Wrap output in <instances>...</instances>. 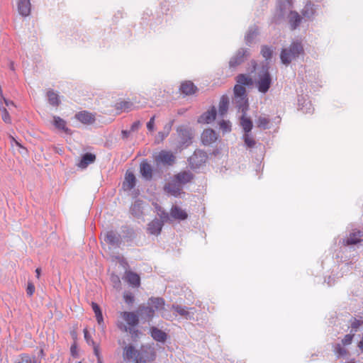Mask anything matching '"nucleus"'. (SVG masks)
Wrapping results in <instances>:
<instances>
[{
	"label": "nucleus",
	"instance_id": "f257e3e1",
	"mask_svg": "<svg viewBox=\"0 0 363 363\" xmlns=\"http://www.w3.org/2000/svg\"><path fill=\"white\" fill-rule=\"evenodd\" d=\"M123 357L128 361L150 363L155 360L156 352L154 347L150 345H142L140 350H137L133 345H128L123 347Z\"/></svg>",
	"mask_w": 363,
	"mask_h": 363
},
{
	"label": "nucleus",
	"instance_id": "f03ea898",
	"mask_svg": "<svg viewBox=\"0 0 363 363\" xmlns=\"http://www.w3.org/2000/svg\"><path fill=\"white\" fill-rule=\"evenodd\" d=\"M291 4L289 0H280L277 2L275 21L277 23L284 18L287 11L289 13L287 16L288 21L291 30L296 29L301 23L302 18L296 11H290Z\"/></svg>",
	"mask_w": 363,
	"mask_h": 363
},
{
	"label": "nucleus",
	"instance_id": "7ed1b4c3",
	"mask_svg": "<svg viewBox=\"0 0 363 363\" xmlns=\"http://www.w3.org/2000/svg\"><path fill=\"white\" fill-rule=\"evenodd\" d=\"M304 54L301 42L293 41L288 47L282 48L280 52V60L282 64L288 66L293 60H296Z\"/></svg>",
	"mask_w": 363,
	"mask_h": 363
},
{
	"label": "nucleus",
	"instance_id": "20e7f679",
	"mask_svg": "<svg viewBox=\"0 0 363 363\" xmlns=\"http://www.w3.org/2000/svg\"><path fill=\"white\" fill-rule=\"evenodd\" d=\"M269 65L267 64L262 67V69L258 74V80L257 82V87L259 92L266 94L272 84V77L269 71Z\"/></svg>",
	"mask_w": 363,
	"mask_h": 363
},
{
	"label": "nucleus",
	"instance_id": "39448f33",
	"mask_svg": "<svg viewBox=\"0 0 363 363\" xmlns=\"http://www.w3.org/2000/svg\"><path fill=\"white\" fill-rule=\"evenodd\" d=\"M179 138V147H188L192 143L193 134L191 129L186 125H179L177 128Z\"/></svg>",
	"mask_w": 363,
	"mask_h": 363
},
{
	"label": "nucleus",
	"instance_id": "423d86ee",
	"mask_svg": "<svg viewBox=\"0 0 363 363\" xmlns=\"http://www.w3.org/2000/svg\"><path fill=\"white\" fill-rule=\"evenodd\" d=\"M207 159L208 155L206 152L201 150H196L188 159V161L191 169H197L205 164Z\"/></svg>",
	"mask_w": 363,
	"mask_h": 363
},
{
	"label": "nucleus",
	"instance_id": "0eeeda50",
	"mask_svg": "<svg viewBox=\"0 0 363 363\" xmlns=\"http://www.w3.org/2000/svg\"><path fill=\"white\" fill-rule=\"evenodd\" d=\"M104 242L113 247H119L122 243V238L118 233L109 230L104 233Z\"/></svg>",
	"mask_w": 363,
	"mask_h": 363
},
{
	"label": "nucleus",
	"instance_id": "6e6552de",
	"mask_svg": "<svg viewBox=\"0 0 363 363\" xmlns=\"http://www.w3.org/2000/svg\"><path fill=\"white\" fill-rule=\"evenodd\" d=\"M250 56V50L247 48H240L236 54L232 57L229 61V66L234 68Z\"/></svg>",
	"mask_w": 363,
	"mask_h": 363
},
{
	"label": "nucleus",
	"instance_id": "1a4fd4ad",
	"mask_svg": "<svg viewBox=\"0 0 363 363\" xmlns=\"http://www.w3.org/2000/svg\"><path fill=\"white\" fill-rule=\"evenodd\" d=\"M137 313L138 317L142 320H150L152 319L155 315V309L152 307L149 306H145L144 304L140 305Z\"/></svg>",
	"mask_w": 363,
	"mask_h": 363
},
{
	"label": "nucleus",
	"instance_id": "9d476101",
	"mask_svg": "<svg viewBox=\"0 0 363 363\" xmlns=\"http://www.w3.org/2000/svg\"><path fill=\"white\" fill-rule=\"evenodd\" d=\"M120 316L126 322L129 327H135L139 323L138 315L134 312H121Z\"/></svg>",
	"mask_w": 363,
	"mask_h": 363
},
{
	"label": "nucleus",
	"instance_id": "9b49d317",
	"mask_svg": "<svg viewBox=\"0 0 363 363\" xmlns=\"http://www.w3.org/2000/svg\"><path fill=\"white\" fill-rule=\"evenodd\" d=\"M172 308L176 311L178 314L182 316H184L187 320L194 319V313L191 311L194 310V308H188L186 306H182L181 305L173 304L172 306Z\"/></svg>",
	"mask_w": 363,
	"mask_h": 363
},
{
	"label": "nucleus",
	"instance_id": "f8f14e48",
	"mask_svg": "<svg viewBox=\"0 0 363 363\" xmlns=\"http://www.w3.org/2000/svg\"><path fill=\"white\" fill-rule=\"evenodd\" d=\"M152 167L146 160H143L140 164V173L146 181H150L152 178Z\"/></svg>",
	"mask_w": 363,
	"mask_h": 363
},
{
	"label": "nucleus",
	"instance_id": "ddd939ff",
	"mask_svg": "<svg viewBox=\"0 0 363 363\" xmlns=\"http://www.w3.org/2000/svg\"><path fill=\"white\" fill-rule=\"evenodd\" d=\"M216 113V108L212 106L210 110H208L201 115L197 121L199 123L208 124L215 120Z\"/></svg>",
	"mask_w": 363,
	"mask_h": 363
},
{
	"label": "nucleus",
	"instance_id": "4468645a",
	"mask_svg": "<svg viewBox=\"0 0 363 363\" xmlns=\"http://www.w3.org/2000/svg\"><path fill=\"white\" fill-rule=\"evenodd\" d=\"M217 140L216 133L211 128L206 129L201 134V141L204 145H210Z\"/></svg>",
	"mask_w": 363,
	"mask_h": 363
},
{
	"label": "nucleus",
	"instance_id": "2eb2a0df",
	"mask_svg": "<svg viewBox=\"0 0 363 363\" xmlns=\"http://www.w3.org/2000/svg\"><path fill=\"white\" fill-rule=\"evenodd\" d=\"M163 222L157 218L154 219L147 225V232L150 235H158L162 231Z\"/></svg>",
	"mask_w": 363,
	"mask_h": 363
},
{
	"label": "nucleus",
	"instance_id": "dca6fc26",
	"mask_svg": "<svg viewBox=\"0 0 363 363\" xmlns=\"http://www.w3.org/2000/svg\"><path fill=\"white\" fill-rule=\"evenodd\" d=\"M174 160L175 157L172 152L164 150L161 151L157 157V161L168 165H172Z\"/></svg>",
	"mask_w": 363,
	"mask_h": 363
},
{
	"label": "nucleus",
	"instance_id": "f3484780",
	"mask_svg": "<svg viewBox=\"0 0 363 363\" xmlns=\"http://www.w3.org/2000/svg\"><path fill=\"white\" fill-rule=\"evenodd\" d=\"M18 11L20 15L26 17L30 13L31 4L30 0H18Z\"/></svg>",
	"mask_w": 363,
	"mask_h": 363
},
{
	"label": "nucleus",
	"instance_id": "a211bd4d",
	"mask_svg": "<svg viewBox=\"0 0 363 363\" xmlns=\"http://www.w3.org/2000/svg\"><path fill=\"white\" fill-rule=\"evenodd\" d=\"M75 118L84 124H91L95 121V116L88 111H80L75 115Z\"/></svg>",
	"mask_w": 363,
	"mask_h": 363
},
{
	"label": "nucleus",
	"instance_id": "6ab92c4d",
	"mask_svg": "<svg viewBox=\"0 0 363 363\" xmlns=\"http://www.w3.org/2000/svg\"><path fill=\"white\" fill-rule=\"evenodd\" d=\"M179 90L183 94L189 96L195 94L198 89L192 82L185 81L181 84Z\"/></svg>",
	"mask_w": 363,
	"mask_h": 363
},
{
	"label": "nucleus",
	"instance_id": "aec40b11",
	"mask_svg": "<svg viewBox=\"0 0 363 363\" xmlns=\"http://www.w3.org/2000/svg\"><path fill=\"white\" fill-rule=\"evenodd\" d=\"M174 178L175 181L180 185L186 184L193 179L194 174L189 171H184L176 174Z\"/></svg>",
	"mask_w": 363,
	"mask_h": 363
},
{
	"label": "nucleus",
	"instance_id": "412c9836",
	"mask_svg": "<svg viewBox=\"0 0 363 363\" xmlns=\"http://www.w3.org/2000/svg\"><path fill=\"white\" fill-rule=\"evenodd\" d=\"M164 189L165 191L175 197L179 196L182 191V186L177 183H168Z\"/></svg>",
	"mask_w": 363,
	"mask_h": 363
},
{
	"label": "nucleus",
	"instance_id": "4be33fe9",
	"mask_svg": "<svg viewBox=\"0 0 363 363\" xmlns=\"http://www.w3.org/2000/svg\"><path fill=\"white\" fill-rule=\"evenodd\" d=\"M170 215L173 218L179 220H184L188 217L186 212L177 206H172Z\"/></svg>",
	"mask_w": 363,
	"mask_h": 363
},
{
	"label": "nucleus",
	"instance_id": "5701e85b",
	"mask_svg": "<svg viewBox=\"0 0 363 363\" xmlns=\"http://www.w3.org/2000/svg\"><path fill=\"white\" fill-rule=\"evenodd\" d=\"M233 103L239 111H241L242 114L246 113L248 109V102L247 97H235L233 99Z\"/></svg>",
	"mask_w": 363,
	"mask_h": 363
},
{
	"label": "nucleus",
	"instance_id": "b1692460",
	"mask_svg": "<svg viewBox=\"0 0 363 363\" xmlns=\"http://www.w3.org/2000/svg\"><path fill=\"white\" fill-rule=\"evenodd\" d=\"M150 333L152 337L157 342H164L167 338V335L166 333L156 327L151 328Z\"/></svg>",
	"mask_w": 363,
	"mask_h": 363
},
{
	"label": "nucleus",
	"instance_id": "393cba45",
	"mask_svg": "<svg viewBox=\"0 0 363 363\" xmlns=\"http://www.w3.org/2000/svg\"><path fill=\"white\" fill-rule=\"evenodd\" d=\"M116 325L122 332H129L133 338L138 337L140 334L138 329L134 328L135 327H128L123 322L118 321Z\"/></svg>",
	"mask_w": 363,
	"mask_h": 363
},
{
	"label": "nucleus",
	"instance_id": "a878e982",
	"mask_svg": "<svg viewBox=\"0 0 363 363\" xmlns=\"http://www.w3.org/2000/svg\"><path fill=\"white\" fill-rule=\"evenodd\" d=\"M136 179L132 172L127 171L125 175V181L123 186L128 190L133 189L135 186Z\"/></svg>",
	"mask_w": 363,
	"mask_h": 363
},
{
	"label": "nucleus",
	"instance_id": "bb28decb",
	"mask_svg": "<svg viewBox=\"0 0 363 363\" xmlns=\"http://www.w3.org/2000/svg\"><path fill=\"white\" fill-rule=\"evenodd\" d=\"M258 28L256 26H252L249 28L245 37V43L247 45H251L255 41V38L258 35Z\"/></svg>",
	"mask_w": 363,
	"mask_h": 363
},
{
	"label": "nucleus",
	"instance_id": "cd10ccee",
	"mask_svg": "<svg viewBox=\"0 0 363 363\" xmlns=\"http://www.w3.org/2000/svg\"><path fill=\"white\" fill-rule=\"evenodd\" d=\"M53 124L57 128L63 130L65 133L72 134V130L66 126V121L60 116H55L53 117Z\"/></svg>",
	"mask_w": 363,
	"mask_h": 363
},
{
	"label": "nucleus",
	"instance_id": "c85d7f7f",
	"mask_svg": "<svg viewBox=\"0 0 363 363\" xmlns=\"http://www.w3.org/2000/svg\"><path fill=\"white\" fill-rule=\"evenodd\" d=\"M164 299L160 297H151L147 301L148 305H152L153 309L159 311L164 308Z\"/></svg>",
	"mask_w": 363,
	"mask_h": 363
},
{
	"label": "nucleus",
	"instance_id": "c756f323",
	"mask_svg": "<svg viewBox=\"0 0 363 363\" xmlns=\"http://www.w3.org/2000/svg\"><path fill=\"white\" fill-rule=\"evenodd\" d=\"M126 281L133 287H138L140 284L139 275L133 272H127L125 274Z\"/></svg>",
	"mask_w": 363,
	"mask_h": 363
},
{
	"label": "nucleus",
	"instance_id": "7c9ffc66",
	"mask_svg": "<svg viewBox=\"0 0 363 363\" xmlns=\"http://www.w3.org/2000/svg\"><path fill=\"white\" fill-rule=\"evenodd\" d=\"M96 160V155L86 152L83 155L80 162L79 163V167L81 168H86L89 164L93 163Z\"/></svg>",
	"mask_w": 363,
	"mask_h": 363
},
{
	"label": "nucleus",
	"instance_id": "2f4dec72",
	"mask_svg": "<svg viewBox=\"0 0 363 363\" xmlns=\"http://www.w3.org/2000/svg\"><path fill=\"white\" fill-rule=\"evenodd\" d=\"M229 106V98L226 95H223L220 99L218 111L221 116H224L228 109Z\"/></svg>",
	"mask_w": 363,
	"mask_h": 363
},
{
	"label": "nucleus",
	"instance_id": "473e14b6",
	"mask_svg": "<svg viewBox=\"0 0 363 363\" xmlns=\"http://www.w3.org/2000/svg\"><path fill=\"white\" fill-rule=\"evenodd\" d=\"M240 125L245 131V133H249L253 126L252 121L246 117V113L242 114L240 117Z\"/></svg>",
	"mask_w": 363,
	"mask_h": 363
},
{
	"label": "nucleus",
	"instance_id": "72a5a7b5",
	"mask_svg": "<svg viewBox=\"0 0 363 363\" xmlns=\"http://www.w3.org/2000/svg\"><path fill=\"white\" fill-rule=\"evenodd\" d=\"M47 96L49 104L52 106H58L60 104L59 95L52 90H48Z\"/></svg>",
	"mask_w": 363,
	"mask_h": 363
},
{
	"label": "nucleus",
	"instance_id": "f704fd0d",
	"mask_svg": "<svg viewBox=\"0 0 363 363\" xmlns=\"http://www.w3.org/2000/svg\"><path fill=\"white\" fill-rule=\"evenodd\" d=\"M237 84L241 86H250L252 84V79L245 74H240L236 77Z\"/></svg>",
	"mask_w": 363,
	"mask_h": 363
},
{
	"label": "nucleus",
	"instance_id": "c9c22d12",
	"mask_svg": "<svg viewBox=\"0 0 363 363\" xmlns=\"http://www.w3.org/2000/svg\"><path fill=\"white\" fill-rule=\"evenodd\" d=\"M302 15L307 18H311L315 13L314 4L311 2L306 4L301 11Z\"/></svg>",
	"mask_w": 363,
	"mask_h": 363
},
{
	"label": "nucleus",
	"instance_id": "e433bc0d",
	"mask_svg": "<svg viewBox=\"0 0 363 363\" xmlns=\"http://www.w3.org/2000/svg\"><path fill=\"white\" fill-rule=\"evenodd\" d=\"M298 106L301 110L303 111V113H311L313 111V108L312 106V104L311 101L303 100V102H301V99H298Z\"/></svg>",
	"mask_w": 363,
	"mask_h": 363
},
{
	"label": "nucleus",
	"instance_id": "4c0bfd02",
	"mask_svg": "<svg viewBox=\"0 0 363 363\" xmlns=\"http://www.w3.org/2000/svg\"><path fill=\"white\" fill-rule=\"evenodd\" d=\"M363 242V238H359L357 236L353 237L352 233L350 234L349 238L342 240V244L345 246L355 245Z\"/></svg>",
	"mask_w": 363,
	"mask_h": 363
},
{
	"label": "nucleus",
	"instance_id": "58836bf2",
	"mask_svg": "<svg viewBox=\"0 0 363 363\" xmlns=\"http://www.w3.org/2000/svg\"><path fill=\"white\" fill-rule=\"evenodd\" d=\"M333 352L336 355L337 358L345 357L347 354V350L344 348L340 344H336L334 345Z\"/></svg>",
	"mask_w": 363,
	"mask_h": 363
},
{
	"label": "nucleus",
	"instance_id": "ea45409f",
	"mask_svg": "<svg viewBox=\"0 0 363 363\" xmlns=\"http://www.w3.org/2000/svg\"><path fill=\"white\" fill-rule=\"evenodd\" d=\"M234 95L235 98L247 97L245 88L243 86L235 84L234 86Z\"/></svg>",
	"mask_w": 363,
	"mask_h": 363
},
{
	"label": "nucleus",
	"instance_id": "a19ab883",
	"mask_svg": "<svg viewBox=\"0 0 363 363\" xmlns=\"http://www.w3.org/2000/svg\"><path fill=\"white\" fill-rule=\"evenodd\" d=\"M243 140L245 142V145L249 148H252L256 145V141L252 138L250 133H245L243 135Z\"/></svg>",
	"mask_w": 363,
	"mask_h": 363
},
{
	"label": "nucleus",
	"instance_id": "79ce46f5",
	"mask_svg": "<svg viewBox=\"0 0 363 363\" xmlns=\"http://www.w3.org/2000/svg\"><path fill=\"white\" fill-rule=\"evenodd\" d=\"M261 55L266 60H270L272 56V50L270 47L263 45L261 49Z\"/></svg>",
	"mask_w": 363,
	"mask_h": 363
},
{
	"label": "nucleus",
	"instance_id": "37998d69",
	"mask_svg": "<svg viewBox=\"0 0 363 363\" xmlns=\"http://www.w3.org/2000/svg\"><path fill=\"white\" fill-rule=\"evenodd\" d=\"M132 106H133V104L131 102L125 101H121V102L118 103L116 105V108L118 109H121V110L126 111H128L129 110H130Z\"/></svg>",
	"mask_w": 363,
	"mask_h": 363
},
{
	"label": "nucleus",
	"instance_id": "c03bdc74",
	"mask_svg": "<svg viewBox=\"0 0 363 363\" xmlns=\"http://www.w3.org/2000/svg\"><path fill=\"white\" fill-rule=\"evenodd\" d=\"M269 123V119L265 117H259L257 121V124L259 128L267 129Z\"/></svg>",
	"mask_w": 363,
	"mask_h": 363
},
{
	"label": "nucleus",
	"instance_id": "a18cd8bd",
	"mask_svg": "<svg viewBox=\"0 0 363 363\" xmlns=\"http://www.w3.org/2000/svg\"><path fill=\"white\" fill-rule=\"evenodd\" d=\"M363 323V321H361V320H359L356 318H353L352 320H351V330H350V333H354V335L355 334V333L357 332L358 330V328H359V326Z\"/></svg>",
	"mask_w": 363,
	"mask_h": 363
},
{
	"label": "nucleus",
	"instance_id": "49530a36",
	"mask_svg": "<svg viewBox=\"0 0 363 363\" xmlns=\"http://www.w3.org/2000/svg\"><path fill=\"white\" fill-rule=\"evenodd\" d=\"M31 359L30 356L28 354H23L18 357H16L15 360V363H31Z\"/></svg>",
	"mask_w": 363,
	"mask_h": 363
},
{
	"label": "nucleus",
	"instance_id": "de8ad7c7",
	"mask_svg": "<svg viewBox=\"0 0 363 363\" xmlns=\"http://www.w3.org/2000/svg\"><path fill=\"white\" fill-rule=\"evenodd\" d=\"M220 128L224 133H228L231 130V124L229 121L223 120L220 122Z\"/></svg>",
	"mask_w": 363,
	"mask_h": 363
},
{
	"label": "nucleus",
	"instance_id": "09e8293b",
	"mask_svg": "<svg viewBox=\"0 0 363 363\" xmlns=\"http://www.w3.org/2000/svg\"><path fill=\"white\" fill-rule=\"evenodd\" d=\"M130 211L132 214L135 216H140L142 214V211H140V204L138 202H135L130 208Z\"/></svg>",
	"mask_w": 363,
	"mask_h": 363
},
{
	"label": "nucleus",
	"instance_id": "8fccbe9b",
	"mask_svg": "<svg viewBox=\"0 0 363 363\" xmlns=\"http://www.w3.org/2000/svg\"><path fill=\"white\" fill-rule=\"evenodd\" d=\"M0 110L2 113V120L6 123H11V119L10 115H9L8 111L6 110V108L5 107H2V108H1Z\"/></svg>",
	"mask_w": 363,
	"mask_h": 363
},
{
	"label": "nucleus",
	"instance_id": "3c124183",
	"mask_svg": "<svg viewBox=\"0 0 363 363\" xmlns=\"http://www.w3.org/2000/svg\"><path fill=\"white\" fill-rule=\"evenodd\" d=\"M354 336V333H351L350 334L345 335L342 340V345H350L352 343Z\"/></svg>",
	"mask_w": 363,
	"mask_h": 363
},
{
	"label": "nucleus",
	"instance_id": "603ef678",
	"mask_svg": "<svg viewBox=\"0 0 363 363\" xmlns=\"http://www.w3.org/2000/svg\"><path fill=\"white\" fill-rule=\"evenodd\" d=\"M124 301L127 304H133L135 301V297L131 293H128L123 296Z\"/></svg>",
	"mask_w": 363,
	"mask_h": 363
},
{
	"label": "nucleus",
	"instance_id": "864d4df0",
	"mask_svg": "<svg viewBox=\"0 0 363 363\" xmlns=\"http://www.w3.org/2000/svg\"><path fill=\"white\" fill-rule=\"evenodd\" d=\"M84 339L89 345H94L95 342L91 338V335L88 332L87 329L84 330Z\"/></svg>",
	"mask_w": 363,
	"mask_h": 363
},
{
	"label": "nucleus",
	"instance_id": "5fc2aeb1",
	"mask_svg": "<svg viewBox=\"0 0 363 363\" xmlns=\"http://www.w3.org/2000/svg\"><path fill=\"white\" fill-rule=\"evenodd\" d=\"M35 292V286L32 282H28L27 289H26V294L28 296H31L33 295Z\"/></svg>",
	"mask_w": 363,
	"mask_h": 363
},
{
	"label": "nucleus",
	"instance_id": "6e6d98bb",
	"mask_svg": "<svg viewBox=\"0 0 363 363\" xmlns=\"http://www.w3.org/2000/svg\"><path fill=\"white\" fill-rule=\"evenodd\" d=\"M95 316H96V321H97L98 324L100 325H103V323H104V318H103V315H102L101 311H98L97 313H95Z\"/></svg>",
	"mask_w": 363,
	"mask_h": 363
},
{
	"label": "nucleus",
	"instance_id": "4d7b16f0",
	"mask_svg": "<svg viewBox=\"0 0 363 363\" xmlns=\"http://www.w3.org/2000/svg\"><path fill=\"white\" fill-rule=\"evenodd\" d=\"M111 280L114 284L115 287H118L121 284L120 278L118 275L112 274Z\"/></svg>",
	"mask_w": 363,
	"mask_h": 363
},
{
	"label": "nucleus",
	"instance_id": "13d9d810",
	"mask_svg": "<svg viewBox=\"0 0 363 363\" xmlns=\"http://www.w3.org/2000/svg\"><path fill=\"white\" fill-rule=\"evenodd\" d=\"M161 220L164 222H167L169 218V214L166 212L165 211H161V212L159 213Z\"/></svg>",
	"mask_w": 363,
	"mask_h": 363
},
{
	"label": "nucleus",
	"instance_id": "bf43d9fd",
	"mask_svg": "<svg viewBox=\"0 0 363 363\" xmlns=\"http://www.w3.org/2000/svg\"><path fill=\"white\" fill-rule=\"evenodd\" d=\"M155 118V116H153L152 117L150 118V121L147 123V128L150 131L153 130V129H154Z\"/></svg>",
	"mask_w": 363,
	"mask_h": 363
},
{
	"label": "nucleus",
	"instance_id": "052dcab7",
	"mask_svg": "<svg viewBox=\"0 0 363 363\" xmlns=\"http://www.w3.org/2000/svg\"><path fill=\"white\" fill-rule=\"evenodd\" d=\"M141 125V123L139 121H135L130 126V131L131 132H135V131H137L139 128L140 127Z\"/></svg>",
	"mask_w": 363,
	"mask_h": 363
},
{
	"label": "nucleus",
	"instance_id": "680f3d73",
	"mask_svg": "<svg viewBox=\"0 0 363 363\" xmlns=\"http://www.w3.org/2000/svg\"><path fill=\"white\" fill-rule=\"evenodd\" d=\"M169 134L165 133L164 131H160L157 134V140L160 139V141H162L165 138L168 136Z\"/></svg>",
	"mask_w": 363,
	"mask_h": 363
},
{
	"label": "nucleus",
	"instance_id": "e2e57ef3",
	"mask_svg": "<svg viewBox=\"0 0 363 363\" xmlns=\"http://www.w3.org/2000/svg\"><path fill=\"white\" fill-rule=\"evenodd\" d=\"M172 123H173V121H170L169 123H167L164 125V130L162 131H164L167 134H169V132H170V130L172 129Z\"/></svg>",
	"mask_w": 363,
	"mask_h": 363
},
{
	"label": "nucleus",
	"instance_id": "0e129e2a",
	"mask_svg": "<svg viewBox=\"0 0 363 363\" xmlns=\"http://www.w3.org/2000/svg\"><path fill=\"white\" fill-rule=\"evenodd\" d=\"M91 308L94 313L101 311L99 306L95 302L91 303Z\"/></svg>",
	"mask_w": 363,
	"mask_h": 363
},
{
	"label": "nucleus",
	"instance_id": "69168bd1",
	"mask_svg": "<svg viewBox=\"0 0 363 363\" xmlns=\"http://www.w3.org/2000/svg\"><path fill=\"white\" fill-rule=\"evenodd\" d=\"M352 236H357L359 238H363V230H357L352 233Z\"/></svg>",
	"mask_w": 363,
	"mask_h": 363
},
{
	"label": "nucleus",
	"instance_id": "338daca9",
	"mask_svg": "<svg viewBox=\"0 0 363 363\" xmlns=\"http://www.w3.org/2000/svg\"><path fill=\"white\" fill-rule=\"evenodd\" d=\"M94 354L97 357V359L100 357L99 346L96 344L93 345Z\"/></svg>",
	"mask_w": 363,
	"mask_h": 363
},
{
	"label": "nucleus",
	"instance_id": "774afa93",
	"mask_svg": "<svg viewBox=\"0 0 363 363\" xmlns=\"http://www.w3.org/2000/svg\"><path fill=\"white\" fill-rule=\"evenodd\" d=\"M130 133H131L130 130H123L121 132L123 138H127L130 135Z\"/></svg>",
	"mask_w": 363,
	"mask_h": 363
}]
</instances>
